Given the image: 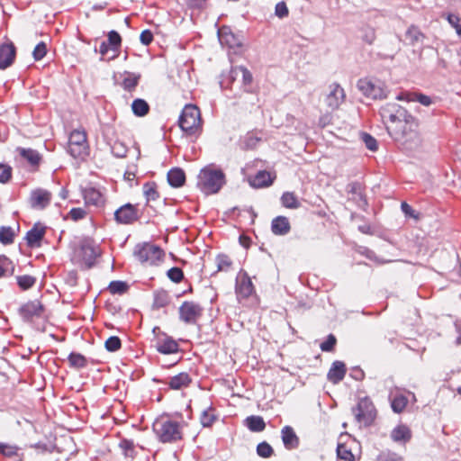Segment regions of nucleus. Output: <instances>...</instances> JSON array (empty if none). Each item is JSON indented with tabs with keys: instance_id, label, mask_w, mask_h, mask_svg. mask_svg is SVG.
Here are the masks:
<instances>
[{
	"instance_id": "obj_1",
	"label": "nucleus",
	"mask_w": 461,
	"mask_h": 461,
	"mask_svg": "<svg viewBox=\"0 0 461 461\" xmlns=\"http://www.w3.org/2000/svg\"><path fill=\"white\" fill-rule=\"evenodd\" d=\"M226 184L224 172L214 164L203 167L197 176V188L204 194H215Z\"/></svg>"
},
{
	"instance_id": "obj_2",
	"label": "nucleus",
	"mask_w": 461,
	"mask_h": 461,
	"mask_svg": "<svg viewBox=\"0 0 461 461\" xmlns=\"http://www.w3.org/2000/svg\"><path fill=\"white\" fill-rule=\"evenodd\" d=\"M407 121L402 128L394 125L389 128V135L406 150L414 151L421 146V137L418 131V121L413 117V125Z\"/></svg>"
},
{
	"instance_id": "obj_3",
	"label": "nucleus",
	"mask_w": 461,
	"mask_h": 461,
	"mask_svg": "<svg viewBox=\"0 0 461 461\" xmlns=\"http://www.w3.org/2000/svg\"><path fill=\"white\" fill-rule=\"evenodd\" d=\"M152 429L162 443H176L183 438L180 423L170 419L163 417L157 419L152 425Z\"/></svg>"
},
{
	"instance_id": "obj_4",
	"label": "nucleus",
	"mask_w": 461,
	"mask_h": 461,
	"mask_svg": "<svg viewBox=\"0 0 461 461\" xmlns=\"http://www.w3.org/2000/svg\"><path fill=\"white\" fill-rule=\"evenodd\" d=\"M379 113L386 124V130L393 125L402 128L409 119L413 125V116L408 111L396 103H388L380 108Z\"/></svg>"
},
{
	"instance_id": "obj_5",
	"label": "nucleus",
	"mask_w": 461,
	"mask_h": 461,
	"mask_svg": "<svg viewBox=\"0 0 461 461\" xmlns=\"http://www.w3.org/2000/svg\"><path fill=\"white\" fill-rule=\"evenodd\" d=\"M178 124L186 135L198 136L202 131L199 108L194 104H186L179 116Z\"/></svg>"
},
{
	"instance_id": "obj_6",
	"label": "nucleus",
	"mask_w": 461,
	"mask_h": 461,
	"mask_svg": "<svg viewBox=\"0 0 461 461\" xmlns=\"http://www.w3.org/2000/svg\"><path fill=\"white\" fill-rule=\"evenodd\" d=\"M358 90L366 97L372 99H383L387 97L385 83L373 77H364L357 81Z\"/></svg>"
},
{
	"instance_id": "obj_7",
	"label": "nucleus",
	"mask_w": 461,
	"mask_h": 461,
	"mask_svg": "<svg viewBox=\"0 0 461 461\" xmlns=\"http://www.w3.org/2000/svg\"><path fill=\"white\" fill-rule=\"evenodd\" d=\"M133 255L140 263L156 265L162 260L164 251L158 246L143 242L135 246Z\"/></svg>"
},
{
	"instance_id": "obj_8",
	"label": "nucleus",
	"mask_w": 461,
	"mask_h": 461,
	"mask_svg": "<svg viewBox=\"0 0 461 461\" xmlns=\"http://www.w3.org/2000/svg\"><path fill=\"white\" fill-rule=\"evenodd\" d=\"M352 413L358 424L368 427L376 417V409L368 397H364L358 401L356 407L352 408Z\"/></svg>"
},
{
	"instance_id": "obj_9",
	"label": "nucleus",
	"mask_w": 461,
	"mask_h": 461,
	"mask_svg": "<svg viewBox=\"0 0 461 461\" xmlns=\"http://www.w3.org/2000/svg\"><path fill=\"white\" fill-rule=\"evenodd\" d=\"M68 152L75 158H84L89 153L86 133L83 130H74L69 136Z\"/></svg>"
},
{
	"instance_id": "obj_10",
	"label": "nucleus",
	"mask_w": 461,
	"mask_h": 461,
	"mask_svg": "<svg viewBox=\"0 0 461 461\" xmlns=\"http://www.w3.org/2000/svg\"><path fill=\"white\" fill-rule=\"evenodd\" d=\"M152 332L155 334L154 347L158 353L171 355L179 352V345L173 337L161 331L158 327H154Z\"/></svg>"
},
{
	"instance_id": "obj_11",
	"label": "nucleus",
	"mask_w": 461,
	"mask_h": 461,
	"mask_svg": "<svg viewBox=\"0 0 461 461\" xmlns=\"http://www.w3.org/2000/svg\"><path fill=\"white\" fill-rule=\"evenodd\" d=\"M203 307L193 301H185L179 307V320L186 324H195L203 314Z\"/></svg>"
},
{
	"instance_id": "obj_12",
	"label": "nucleus",
	"mask_w": 461,
	"mask_h": 461,
	"mask_svg": "<svg viewBox=\"0 0 461 461\" xmlns=\"http://www.w3.org/2000/svg\"><path fill=\"white\" fill-rule=\"evenodd\" d=\"M113 215L114 221L118 224L122 225L132 224L140 218L137 205H134L131 203H127L120 206L117 210H115Z\"/></svg>"
},
{
	"instance_id": "obj_13",
	"label": "nucleus",
	"mask_w": 461,
	"mask_h": 461,
	"mask_svg": "<svg viewBox=\"0 0 461 461\" xmlns=\"http://www.w3.org/2000/svg\"><path fill=\"white\" fill-rule=\"evenodd\" d=\"M153 381L157 384L167 385L171 390H182L187 388L191 383L192 378L186 372H181L174 376L167 379L153 378Z\"/></svg>"
},
{
	"instance_id": "obj_14",
	"label": "nucleus",
	"mask_w": 461,
	"mask_h": 461,
	"mask_svg": "<svg viewBox=\"0 0 461 461\" xmlns=\"http://www.w3.org/2000/svg\"><path fill=\"white\" fill-rule=\"evenodd\" d=\"M235 292L238 298H248L254 292V285L247 272L242 269L236 278Z\"/></svg>"
},
{
	"instance_id": "obj_15",
	"label": "nucleus",
	"mask_w": 461,
	"mask_h": 461,
	"mask_svg": "<svg viewBox=\"0 0 461 461\" xmlns=\"http://www.w3.org/2000/svg\"><path fill=\"white\" fill-rule=\"evenodd\" d=\"M329 93L325 97L327 106L334 111L339 107L345 98L344 89L337 83H333L329 86Z\"/></svg>"
},
{
	"instance_id": "obj_16",
	"label": "nucleus",
	"mask_w": 461,
	"mask_h": 461,
	"mask_svg": "<svg viewBox=\"0 0 461 461\" xmlns=\"http://www.w3.org/2000/svg\"><path fill=\"white\" fill-rule=\"evenodd\" d=\"M52 194L48 190L38 188L30 194V204L32 209H45L51 202Z\"/></svg>"
},
{
	"instance_id": "obj_17",
	"label": "nucleus",
	"mask_w": 461,
	"mask_h": 461,
	"mask_svg": "<svg viewBox=\"0 0 461 461\" xmlns=\"http://www.w3.org/2000/svg\"><path fill=\"white\" fill-rule=\"evenodd\" d=\"M16 57V48L12 41L0 45V70L11 67Z\"/></svg>"
},
{
	"instance_id": "obj_18",
	"label": "nucleus",
	"mask_w": 461,
	"mask_h": 461,
	"mask_svg": "<svg viewBox=\"0 0 461 461\" xmlns=\"http://www.w3.org/2000/svg\"><path fill=\"white\" fill-rule=\"evenodd\" d=\"M44 307L40 301H30L19 308V314L24 321H30L33 317H40Z\"/></svg>"
},
{
	"instance_id": "obj_19",
	"label": "nucleus",
	"mask_w": 461,
	"mask_h": 461,
	"mask_svg": "<svg viewBox=\"0 0 461 461\" xmlns=\"http://www.w3.org/2000/svg\"><path fill=\"white\" fill-rule=\"evenodd\" d=\"M240 75L242 77V87L244 88V91L248 94L251 93L253 82V76L251 72L244 66L232 67L230 71V80L234 81Z\"/></svg>"
},
{
	"instance_id": "obj_20",
	"label": "nucleus",
	"mask_w": 461,
	"mask_h": 461,
	"mask_svg": "<svg viewBox=\"0 0 461 461\" xmlns=\"http://www.w3.org/2000/svg\"><path fill=\"white\" fill-rule=\"evenodd\" d=\"M46 228L40 223H36L26 233L25 240L27 246L30 248H39L41 242L45 236Z\"/></svg>"
},
{
	"instance_id": "obj_21",
	"label": "nucleus",
	"mask_w": 461,
	"mask_h": 461,
	"mask_svg": "<svg viewBox=\"0 0 461 461\" xmlns=\"http://www.w3.org/2000/svg\"><path fill=\"white\" fill-rule=\"evenodd\" d=\"M80 256L86 268L90 269L95 266L96 258L99 256V251L94 245L84 243L80 247Z\"/></svg>"
},
{
	"instance_id": "obj_22",
	"label": "nucleus",
	"mask_w": 461,
	"mask_h": 461,
	"mask_svg": "<svg viewBox=\"0 0 461 461\" xmlns=\"http://www.w3.org/2000/svg\"><path fill=\"white\" fill-rule=\"evenodd\" d=\"M276 178V175H272L267 170H259L257 174L249 178V184L255 188H264L270 186Z\"/></svg>"
},
{
	"instance_id": "obj_23",
	"label": "nucleus",
	"mask_w": 461,
	"mask_h": 461,
	"mask_svg": "<svg viewBox=\"0 0 461 461\" xmlns=\"http://www.w3.org/2000/svg\"><path fill=\"white\" fill-rule=\"evenodd\" d=\"M346 373L347 368L344 362L336 360L332 363L327 374V379L333 384H337L344 379Z\"/></svg>"
},
{
	"instance_id": "obj_24",
	"label": "nucleus",
	"mask_w": 461,
	"mask_h": 461,
	"mask_svg": "<svg viewBox=\"0 0 461 461\" xmlns=\"http://www.w3.org/2000/svg\"><path fill=\"white\" fill-rule=\"evenodd\" d=\"M282 441L286 449H295L299 447V438L291 426H285L281 430Z\"/></svg>"
},
{
	"instance_id": "obj_25",
	"label": "nucleus",
	"mask_w": 461,
	"mask_h": 461,
	"mask_svg": "<svg viewBox=\"0 0 461 461\" xmlns=\"http://www.w3.org/2000/svg\"><path fill=\"white\" fill-rule=\"evenodd\" d=\"M83 197L86 204L94 206H102L104 203V198L102 193L95 188L88 187L83 191Z\"/></svg>"
},
{
	"instance_id": "obj_26",
	"label": "nucleus",
	"mask_w": 461,
	"mask_h": 461,
	"mask_svg": "<svg viewBox=\"0 0 461 461\" xmlns=\"http://www.w3.org/2000/svg\"><path fill=\"white\" fill-rule=\"evenodd\" d=\"M16 152L23 159L27 161L32 167H39L41 161V155L33 149L18 147L16 149Z\"/></svg>"
},
{
	"instance_id": "obj_27",
	"label": "nucleus",
	"mask_w": 461,
	"mask_h": 461,
	"mask_svg": "<svg viewBox=\"0 0 461 461\" xmlns=\"http://www.w3.org/2000/svg\"><path fill=\"white\" fill-rule=\"evenodd\" d=\"M291 230L289 220L285 216H277L272 220L271 230L275 235L283 236Z\"/></svg>"
},
{
	"instance_id": "obj_28",
	"label": "nucleus",
	"mask_w": 461,
	"mask_h": 461,
	"mask_svg": "<svg viewBox=\"0 0 461 461\" xmlns=\"http://www.w3.org/2000/svg\"><path fill=\"white\" fill-rule=\"evenodd\" d=\"M391 438L394 442L405 444L411 438V431L408 426L400 424L392 430Z\"/></svg>"
},
{
	"instance_id": "obj_29",
	"label": "nucleus",
	"mask_w": 461,
	"mask_h": 461,
	"mask_svg": "<svg viewBox=\"0 0 461 461\" xmlns=\"http://www.w3.org/2000/svg\"><path fill=\"white\" fill-rule=\"evenodd\" d=\"M167 182L174 188H179L185 182V171L179 167H174L167 172Z\"/></svg>"
},
{
	"instance_id": "obj_30",
	"label": "nucleus",
	"mask_w": 461,
	"mask_h": 461,
	"mask_svg": "<svg viewBox=\"0 0 461 461\" xmlns=\"http://www.w3.org/2000/svg\"><path fill=\"white\" fill-rule=\"evenodd\" d=\"M171 303V297L166 290H157L153 294L152 308L158 310L167 306Z\"/></svg>"
},
{
	"instance_id": "obj_31",
	"label": "nucleus",
	"mask_w": 461,
	"mask_h": 461,
	"mask_svg": "<svg viewBox=\"0 0 461 461\" xmlns=\"http://www.w3.org/2000/svg\"><path fill=\"white\" fill-rule=\"evenodd\" d=\"M246 427L252 432H261L266 428V423L261 416L251 415L245 419Z\"/></svg>"
},
{
	"instance_id": "obj_32",
	"label": "nucleus",
	"mask_w": 461,
	"mask_h": 461,
	"mask_svg": "<svg viewBox=\"0 0 461 461\" xmlns=\"http://www.w3.org/2000/svg\"><path fill=\"white\" fill-rule=\"evenodd\" d=\"M391 407L395 413H401L408 403V399L402 393H395L390 395Z\"/></svg>"
},
{
	"instance_id": "obj_33",
	"label": "nucleus",
	"mask_w": 461,
	"mask_h": 461,
	"mask_svg": "<svg viewBox=\"0 0 461 461\" xmlns=\"http://www.w3.org/2000/svg\"><path fill=\"white\" fill-rule=\"evenodd\" d=\"M217 270L216 272L212 273V276H214L218 272H228L230 270L232 267V260L226 254H219L216 256L215 258Z\"/></svg>"
},
{
	"instance_id": "obj_34",
	"label": "nucleus",
	"mask_w": 461,
	"mask_h": 461,
	"mask_svg": "<svg viewBox=\"0 0 461 461\" xmlns=\"http://www.w3.org/2000/svg\"><path fill=\"white\" fill-rule=\"evenodd\" d=\"M131 110L134 115L143 117L149 113V105L144 99L136 98L131 104Z\"/></svg>"
},
{
	"instance_id": "obj_35",
	"label": "nucleus",
	"mask_w": 461,
	"mask_h": 461,
	"mask_svg": "<svg viewBox=\"0 0 461 461\" xmlns=\"http://www.w3.org/2000/svg\"><path fill=\"white\" fill-rule=\"evenodd\" d=\"M216 420L217 415L215 413V409L212 406H209L208 408L204 409L200 416V422L204 428L211 427Z\"/></svg>"
},
{
	"instance_id": "obj_36",
	"label": "nucleus",
	"mask_w": 461,
	"mask_h": 461,
	"mask_svg": "<svg viewBox=\"0 0 461 461\" xmlns=\"http://www.w3.org/2000/svg\"><path fill=\"white\" fill-rule=\"evenodd\" d=\"M348 192L354 195V199H357L363 205H366L367 202L363 193V186L359 182H351L348 185Z\"/></svg>"
},
{
	"instance_id": "obj_37",
	"label": "nucleus",
	"mask_w": 461,
	"mask_h": 461,
	"mask_svg": "<svg viewBox=\"0 0 461 461\" xmlns=\"http://www.w3.org/2000/svg\"><path fill=\"white\" fill-rule=\"evenodd\" d=\"M69 366L76 369H81L87 366V360L80 353L71 352L68 357Z\"/></svg>"
},
{
	"instance_id": "obj_38",
	"label": "nucleus",
	"mask_w": 461,
	"mask_h": 461,
	"mask_svg": "<svg viewBox=\"0 0 461 461\" xmlns=\"http://www.w3.org/2000/svg\"><path fill=\"white\" fill-rule=\"evenodd\" d=\"M119 447L125 457L133 459L136 456L137 453L132 440L127 438L122 439L119 443Z\"/></svg>"
},
{
	"instance_id": "obj_39",
	"label": "nucleus",
	"mask_w": 461,
	"mask_h": 461,
	"mask_svg": "<svg viewBox=\"0 0 461 461\" xmlns=\"http://www.w3.org/2000/svg\"><path fill=\"white\" fill-rule=\"evenodd\" d=\"M281 203L283 206L290 209H296L300 206L297 197L291 192H285L282 194Z\"/></svg>"
},
{
	"instance_id": "obj_40",
	"label": "nucleus",
	"mask_w": 461,
	"mask_h": 461,
	"mask_svg": "<svg viewBox=\"0 0 461 461\" xmlns=\"http://www.w3.org/2000/svg\"><path fill=\"white\" fill-rule=\"evenodd\" d=\"M143 193L148 201H155L159 197L155 182H147L143 185Z\"/></svg>"
},
{
	"instance_id": "obj_41",
	"label": "nucleus",
	"mask_w": 461,
	"mask_h": 461,
	"mask_svg": "<svg viewBox=\"0 0 461 461\" xmlns=\"http://www.w3.org/2000/svg\"><path fill=\"white\" fill-rule=\"evenodd\" d=\"M338 461H355L351 450L345 444H339L337 447Z\"/></svg>"
},
{
	"instance_id": "obj_42",
	"label": "nucleus",
	"mask_w": 461,
	"mask_h": 461,
	"mask_svg": "<svg viewBox=\"0 0 461 461\" xmlns=\"http://www.w3.org/2000/svg\"><path fill=\"white\" fill-rule=\"evenodd\" d=\"M14 232L11 227H0V242L4 245H9L14 242Z\"/></svg>"
},
{
	"instance_id": "obj_43",
	"label": "nucleus",
	"mask_w": 461,
	"mask_h": 461,
	"mask_svg": "<svg viewBox=\"0 0 461 461\" xmlns=\"http://www.w3.org/2000/svg\"><path fill=\"white\" fill-rule=\"evenodd\" d=\"M0 454L6 457H13L14 461H22L18 455V448L14 446L0 443Z\"/></svg>"
},
{
	"instance_id": "obj_44",
	"label": "nucleus",
	"mask_w": 461,
	"mask_h": 461,
	"mask_svg": "<svg viewBox=\"0 0 461 461\" xmlns=\"http://www.w3.org/2000/svg\"><path fill=\"white\" fill-rule=\"evenodd\" d=\"M128 285L123 281H112L108 285V290L113 294H122L128 290Z\"/></svg>"
},
{
	"instance_id": "obj_45",
	"label": "nucleus",
	"mask_w": 461,
	"mask_h": 461,
	"mask_svg": "<svg viewBox=\"0 0 461 461\" xmlns=\"http://www.w3.org/2000/svg\"><path fill=\"white\" fill-rule=\"evenodd\" d=\"M106 42L110 45L113 51L117 52L122 44V38L116 31H111L108 33V41Z\"/></svg>"
},
{
	"instance_id": "obj_46",
	"label": "nucleus",
	"mask_w": 461,
	"mask_h": 461,
	"mask_svg": "<svg viewBox=\"0 0 461 461\" xmlns=\"http://www.w3.org/2000/svg\"><path fill=\"white\" fill-rule=\"evenodd\" d=\"M139 76H134L133 74H128L126 77L122 80V86L126 91H132L139 84Z\"/></svg>"
},
{
	"instance_id": "obj_47",
	"label": "nucleus",
	"mask_w": 461,
	"mask_h": 461,
	"mask_svg": "<svg viewBox=\"0 0 461 461\" xmlns=\"http://www.w3.org/2000/svg\"><path fill=\"white\" fill-rule=\"evenodd\" d=\"M36 282V278L29 276V275H23L17 276V284L23 290H27L32 288Z\"/></svg>"
},
{
	"instance_id": "obj_48",
	"label": "nucleus",
	"mask_w": 461,
	"mask_h": 461,
	"mask_svg": "<svg viewBox=\"0 0 461 461\" xmlns=\"http://www.w3.org/2000/svg\"><path fill=\"white\" fill-rule=\"evenodd\" d=\"M14 271L13 262L5 256H0V277L5 276L8 272Z\"/></svg>"
},
{
	"instance_id": "obj_49",
	"label": "nucleus",
	"mask_w": 461,
	"mask_h": 461,
	"mask_svg": "<svg viewBox=\"0 0 461 461\" xmlns=\"http://www.w3.org/2000/svg\"><path fill=\"white\" fill-rule=\"evenodd\" d=\"M122 347V342L119 337L117 336H111L109 337L105 343L104 348L109 352H115L119 350Z\"/></svg>"
},
{
	"instance_id": "obj_50",
	"label": "nucleus",
	"mask_w": 461,
	"mask_h": 461,
	"mask_svg": "<svg viewBox=\"0 0 461 461\" xmlns=\"http://www.w3.org/2000/svg\"><path fill=\"white\" fill-rule=\"evenodd\" d=\"M13 175V168L11 166L4 163H0V183H8Z\"/></svg>"
},
{
	"instance_id": "obj_51",
	"label": "nucleus",
	"mask_w": 461,
	"mask_h": 461,
	"mask_svg": "<svg viewBox=\"0 0 461 461\" xmlns=\"http://www.w3.org/2000/svg\"><path fill=\"white\" fill-rule=\"evenodd\" d=\"M257 453L261 457L268 458L273 455L274 450L267 442L263 441L257 446Z\"/></svg>"
},
{
	"instance_id": "obj_52",
	"label": "nucleus",
	"mask_w": 461,
	"mask_h": 461,
	"mask_svg": "<svg viewBox=\"0 0 461 461\" xmlns=\"http://www.w3.org/2000/svg\"><path fill=\"white\" fill-rule=\"evenodd\" d=\"M167 276L172 282L178 284L184 279V273L180 267H174L167 270Z\"/></svg>"
},
{
	"instance_id": "obj_53",
	"label": "nucleus",
	"mask_w": 461,
	"mask_h": 461,
	"mask_svg": "<svg viewBox=\"0 0 461 461\" xmlns=\"http://www.w3.org/2000/svg\"><path fill=\"white\" fill-rule=\"evenodd\" d=\"M336 343V337L333 334H329L326 340L321 343L320 348L323 352H331L334 350Z\"/></svg>"
},
{
	"instance_id": "obj_54",
	"label": "nucleus",
	"mask_w": 461,
	"mask_h": 461,
	"mask_svg": "<svg viewBox=\"0 0 461 461\" xmlns=\"http://www.w3.org/2000/svg\"><path fill=\"white\" fill-rule=\"evenodd\" d=\"M361 140H363L366 147L369 150H371V151L377 150V149H378L377 141L372 135H370L369 133H366V132H363L361 134Z\"/></svg>"
},
{
	"instance_id": "obj_55",
	"label": "nucleus",
	"mask_w": 461,
	"mask_h": 461,
	"mask_svg": "<svg viewBox=\"0 0 461 461\" xmlns=\"http://www.w3.org/2000/svg\"><path fill=\"white\" fill-rule=\"evenodd\" d=\"M46 53H47V46H46L45 42L41 41L35 46V48L32 51V56L36 61H39L46 56Z\"/></svg>"
},
{
	"instance_id": "obj_56",
	"label": "nucleus",
	"mask_w": 461,
	"mask_h": 461,
	"mask_svg": "<svg viewBox=\"0 0 461 461\" xmlns=\"http://www.w3.org/2000/svg\"><path fill=\"white\" fill-rule=\"evenodd\" d=\"M401 210L406 217L413 218L415 220L420 219V213L412 209V207L406 202L401 203Z\"/></svg>"
},
{
	"instance_id": "obj_57",
	"label": "nucleus",
	"mask_w": 461,
	"mask_h": 461,
	"mask_svg": "<svg viewBox=\"0 0 461 461\" xmlns=\"http://www.w3.org/2000/svg\"><path fill=\"white\" fill-rule=\"evenodd\" d=\"M406 36H407V38H409L411 41L412 43L420 41V39L423 37L421 32L415 26H411L407 30Z\"/></svg>"
},
{
	"instance_id": "obj_58",
	"label": "nucleus",
	"mask_w": 461,
	"mask_h": 461,
	"mask_svg": "<svg viewBox=\"0 0 461 461\" xmlns=\"http://www.w3.org/2000/svg\"><path fill=\"white\" fill-rule=\"evenodd\" d=\"M288 8L286 6V4L285 2H279L276 4L275 8V14L279 18H284L288 15Z\"/></svg>"
},
{
	"instance_id": "obj_59",
	"label": "nucleus",
	"mask_w": 461,
	"mask_h": 461,
	"mask_svg": "<svg viewBox=\"0 0 461 461\" xmlns=\"http://www.w3.org/2000/svg\"><path fill=\"white\" fill-rule=\"evenodd\" d=\"M112 151L117 158L126 157V148L121 142H115L112 148Z\"/></svg>"
},
{
	"instance_id": "obj_60",
	"label": "nucleus",
	"mask_w": 461,
	"mask_h": 461,
	"mask_svg": "<svg viewBox=\"0 0 461 461\" xmlns=\"http://www.w3.org/2000/svg\"><path fill=\"white\" fill-rule=\"evenodd\" d=\"M86 212L82 208H72L69 211V216L74 221H79L86 217Z\"/></svg>"
},
{
	"instance_id": "obj_61",
	"label": "nucleus",
	"mask_w": 461,
	"mask_h": 461,
	"mask_svg": "<svg viewBox=\"0 0 461 461\" xmlns=\"http://www.w3.org/2000/svg\"><path fill=\"white\" fill-rule=\"evenodd\" d=\"M140 41L143 45L149 46L153 41V33L151 32V31H142L140 36Z\"/></svg>"
},
{
	"instance_id": "obj_62",
	"label": "nucleus",
	"mask_w": 461,
	"mask_h": 461,
	"mask_svg": "<svg viewBox=\"0 0 461 461\" xmlns=\"http://www.w3.org/2000/svg\"><path fill=\"white\" fill-rule=\"evenodd\" d=\"M416 94L417 93L412 92H402L396 96V99L399 101L415 102Z\"/></svg>"
},
{
	"instance_id": "obj_63",
	"label": "nucleus",
	"mask_w": 461,
	"mask_h": 461,
	"mask_svg": "<svg viewBox=\"0 0 461 461\" xmlns=\"http://www.w3.org/2000/svg\"><path fill=\"white\" fill-rule=\"evenodd\" d=\"M415 102H419L424 106H429L431 104L432 101L431 98L426 95L423 94H416Z\"/></svg>"
},
{
	"instance_id": "obj_64",
	"label": "nucleus",
	"mask_w": 461,
	"mask_h": 461,
	"mask_svg": "<svg viewBox=\"0 0 461 461\" xmlns=\"http://www.w3.org/2000/svg\"><path fill=\"white\" fill-rule=\"evenodd\" d=\"M382 461H404V459L395 453H389L382 457Z\"/></svg>"
}]
</instances>
